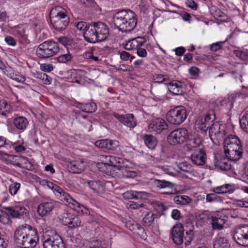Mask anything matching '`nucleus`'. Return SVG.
Segmentation results:
<instances>
[{"mask_svg": "<svg viewBox=\"0 0 248 248\" xmlns=\"http://www.w3.org/2000/svg\"><path fill=\"white\" fill-rule=\"evenodd\" d=\"M72 58L71 55L68 53L67 54L59 56L57 58V60L59 63H64L70 61Z\"/></svg>", "mask_w": 248, "mask_h": 248, "instance_id": "nucleus-44", "label": "nucleus"}, {"mask_svg": "<svg viewBox=\"0 0 248 248\" xmlns=\"http://www.w3.org/2000/svg\"><path fill=\"white\" fill-rule=\"evenodd\" d=\"M185 230L183 225L180 223L176 224L170 230V233L173 242L177 245H181L184 242L186 245H189L193 239L194 233L190 230L186 231V235L184 234Z\"/></svg>", "mask_w": 248, "mask_h": 248, "instance_id": "nucleus-5", "label": "nucleus"}, {"mask_svg": "<svg viewBox=\"0 0 248 248\" xmlns=\"http://www.w3.org/2000/svg\"><path fill=\"white\" fill-rule=\"evenodd\" d=\"M11 78L18 82H23L25 80V77L18 73H13L11 75Z\"/></svg>", "mask_w": 248, "mask_h": 248, "instance_id": "nucleus-49", "label": "nucleus"}, {"mask_svg": "<svg viewBox=\"0 0 248 248\" xmlns=\"http://www.w3.org/2000/svg\"><path fill=\"white\" fill-rule=\"evenodd\" d=\"M107 150H115L119 147V142L117 140L107 139Z\"/></svg>", "mask_w": 248, "mask_h": 248, "instance_id": "nucleus-42", "label": "nucleus"}, {"mask_svg": "<svg viewBox=\"0 0 248 248\" xmlns=\"http://www.w3.org/2000/svg\"><path fill=\"white\" fill-rule=\"evenodd\" d=\"M171 216L174 220H179L180 217V212L177 209H174L171 212Z\"/></svg>", "mask_w": 248, "mask_h": 248, "instance_id": "nucleus-57", "label": "nucleus"}, {"mask_svg": "<svg viewBox=\"0 0 248 248\" xmlns=\"http://www.w3.org/2000/svg\"><path fill=\"white\" fill-rule=\"evenodd\" d=\"M186 117V110L183 106H177L169 110L167 114L168 121L175 125L183 123Z\"/></svg>", "mask_w": 248, "mask_h": 248, "instance_id": "nucleus-8", "label": "nucleus"}, {"mask_svg": "<svg viewBox=\"0 0 248 248\" xmlns=\"http://www.w3.org/2000/svg\"><path fill=\"white\" fill-rule=\"evenodd\" d=\"M155 208L158 212H162L166 210L164 204L161 202H156Z\"/></svg>", "mask_w": 248, "mask_h": 248, "instance_id": "nucleus-59", "label": "nucleus"}, {"mask_svg": "<svg viewBox=\"0 0 248 248\" xmlns=\"http://www.w3.org/2000/svg\"><path fill=\"white\" fill-rule=\"evenodd\" d=\"M57 204V202L53 200H48L42 202L37 207V212L38 215L43 217L49 215Z\"/></svg>", "mask_w": 248, "mask_h": 248, "instance_id": "nucleus-11", "label": "nucleus"}, {"mask_svg": "<svg viewBox=\"0 0 248 248\" xmlns=\"http://www.w3.org/2000/svg\"><path fill=\"white\" fill-rule=\"evenodd\" d=\"M236 204L239 207L248 208V201L238 200L237 201Z\"/></svg>", "mask_w": 248, "mask_h": 248, "instance_id": "nucleus-62", "label": "nucleus"}, {"mask_svg": "<svg viewBox=\"0 0 248 248\" xmlns=\"http://www.w3.org/2000/svg\"><path fill=\"white\" fill-rule=\"evenodd\" d=\"M77 211L82 214L85 215H89L90 213L88 209L81 204H79V206H78Z\"/></svg>", "mask_w": 248, "mask_h": 248, "instance_id": "nucleus-54", "label": "nucleus"}, {"mask_svg": "<svg viewBox=\"0 0 248 248\" xmlns=\"http://www.w3.org/2000/svg\"><path fill=\"white\" fill-rule=\"evenodd\" d=\"M62 220L64 225H68L71 229L76 228L81 224V219L78 216L69 212L62 214Z\"/></svg>", "mask_w": 248, "mask_h": 248, "instance_id": "nucleus-14", "label": "nucleus"}, {"mask_svg": "<svg viewBox=\"0 0 248 248\" xmlns=\"http://www.w3.org/2000/svg\"><path fill=\"white\" fill-rule=\"evenodd\" d=\"M79 203L73 199L72 200L70 199V202L68 203L69 206L76 211H77L78 206H79Z\"/></svg>", "mask_w": 248, "mask_h": 248, "instance_id": "nucleus-52", "label": "nucleus"}, {"mask_svg": "<svg viewBox=\"0 0 248 248\" xmlns=\"http://www.w3.org/2000/svg\"><path fill=\"white\" fill-rule=\"evenodd\" d=\"M107 139L98 140L95 142V145L99 148L107 149Z\"/></svg>", "mask_w": 248, "mask_h": 248, "instance_id": "nucleus-50", "label": "nucleus"}, {"mask_svg": "<svg viewBox=\"0 0 248 248\" xmlns=\"http://www.w3.org/2000/svg\"><path fill=\"white\" fill-rule=\"evenodd\" d=\"M240 124L242 128L248 132V112L240 119Z\"/></svg>", "mask_w": 248, "mask_h": 248, "instance_id": "nucleus-43", "label": "nucleus"}, {"mask_svg": "<svg viewBox=\"0 0 248 248\" xmlns=\"http://www.w3.org/2000/svg\"><path fill=\"white\" fill-rule=\"evenodd\" d=\"M146 194L145 192L136 191H127L124 192L123 195L124 197L129 199H139L141 198L142 194Z\"/></svg>", "mask_w": 248, "mask_h": 248, "instance_id": "nucleus-33", "label": "nucleus"}, {"mask_svg": "<svg viewBox=\"0 0 248 248\" xmlns=\"http://www.w3.org/2000/svg\"><path fill=\"white\" fill-rule=\"evenodd\" d=\"M120 171L122 172L123 176L127 178H133L138 174L136 171L130 170V169L128 168L126 164L124 166V168L122 169Z\"/></svg>", "mask_w": 248, "mask_h": 248, "instance_id": "nucleus-35", "label": "nucleus"}, {"mask_svg": "<svg viewBox=\"0 0 248 248\" xmlns=\"http://www.w3.org/2000/svg\"><path fill=\"white\" fill-rule=\"evenodd\" d=\"M185 49L184 47L181 46L175 49V54L177 56H182L184 54Z\"/></svg>", "mask_w": 248, "mask_h": 248, "instance_id": "nucleus-63", "label": "nucleus"}, {"mask_svg": "<svg viewBox=\"0 0 248 248\" xmlns=\"http://www.w3.org/2000/svg\"><path fill=\"white\" fill-rule=\"evenodd\" d=\"M20 187V184L18 183H13L9 186V191L12 195L17 193V191Z\"/></svg>", "mask_w": 248, "mask_h": 248, "instance_id": "nucleus-47", "label": "nucleus"}, {"mask_svg": "<svg viewBox=\"0 0 248 248\" xmlns=\"http://www.w3.org/2000/svg\"><path fill=\"white\" fill-rule=\"evenodd\" d=\"M130 54L124 51H123L120 53V58L123 61H127L129 59Z\"/></svg>", "mask_w": 248, "mask_h": 248, "instance_id": "nucleus-64", "label": "nucleus"}, {"mask_svg": "<svg viewBox=\"0 0 248 248\" xmlns=\"http://www.w3.org/2000/svg\"><path fill=\"white\" fill-rule=\"evenodd\" d=\"M5 209L14 218H23L29 216L28 210L23 206L6 207Z\"/></svg>", "mask_w": 248, "mask_h": 248, "instance_id": "nucleus-17", "label": "nucleus"}, {"mask_svg": "<svg viewBox=\"0 0 248 248\" xmlns=\"http://www.w3.org/2000/svg\"><path fill=\"white\" fill-rule=\"evenodd\" d=\"M223 143L225 155L234 161L238 160L242 154V146L238 138L230 135L225 139Z\"/></svg>", "mask_w": 248, "mask_h": 248, "instance_id": "nucleus-3", "label": "nucleus"}, {"mask_svg": "<svg viewBox=\"0 0 248 248\" xmlns=\"http://www.w3.org/2000/svg\"><path fill=\"white\" fill-rule=\"evenodd\" d=\"M11 111V107L4 100H0V115L4 116Z\"/></svg>", "mask_w": 248, "mask_h": 248, "instance_id": "nucleus-36", "label": "nucleus"}, {"mask_svg": "<svg viewBox=\"0 0 248 248\" xmlns=\"http://www.w3.org/2000/svg\"><path fill=\"white\" fill-rule=\"evenodd\" d=\"M143 140L146 146L151 150H154L157 145V141L156 138L152 135H145Z\"/></svg>", "mask_w": 248, "mask_h": 248, "instance_id": "nucleus-26", "label": "nucleus"}, {"mask_svg": "<svg viewBox=\"0 0 248 248\" xmlns=\"http://www.w3.org/2000/svg\"><path fill=\"white\" fill-rule=\"evenodd\" d=\"M168 89L173 94L182 95L184 93L182 83L180 81L174 80L169 83Z\"/></svg>", "mask_w": 248, "mask_h": 248, "instance_id": "nucleus-23", "label": "nucleus"}, {"mask_svg": "<svg viewBox=\"0 0 248 248\" xmlns=\"http://www.w3.org/2000/svg\"><path fill=\"white\" fill-rule=\"evenodd\" d=\"M74 26L79 31H83L85 40L91 43L103 41L109 35L108 28L101 22H92L87 26L84 21L75 22Z\"/></svg>", "mask_w": 248, "mask_h": 248, "instance_id": "nucleus-1", "label": "nucleus"}, {"mask_svg": "<svg viewBox=\"0 0 248 248\" xmlns=\"http://www.w3.org/2000/svg\"><path fill=\"white\" fill-rule=\"evenodd\" d=\"M7 243L4 240V236L0 232V248H6Z\"/></svg>", "mask_w": 248, "mask_h": 248, "instance_id": "nucleus-58", "label": "nucleus"}, {"mask_svg": "<svg viewBox=\"0 0 248 248\" xmlns=\"http://www.w3.org/2000/svg\"><path fill=\"white\" fill-rule=\"evenodd\" d=\"M137 50V55L141 57H145L147 56V53L145 49L139 47Z\"/></svg>", "mask_w": 248, "mask_h": 248, "instance_id": "nucleus-55", "label": "nucleus"}, {"mask_svg": "<svg viewBox=\"0 0 248 248\" xmlns=\"http://www.w3.org/2000/svg\"><path fill=\"white\" fill-rule=\"evenodd\" d=\"M233 240L238 245L248 247V225L235 228L232 232Z\"/></svg>", "mask_w": 248, "mask_h": 248, "instance_id": "nucleus-9", "label": "nucleus"}, {"mask_svg": "<svg viewBox=\"0 0 248 248\" xmlns=\"http://www.w3.org/2000/svg\"><path fill=\"white\" fill-rule=\"evenodd\" d=\"M216 119L215 114L213 110H210L204 117H201L198 124L199 128L203 131H206L209 129L210 123Z\"/></svg>", "mask_w": 248, "mask_h": 248, "instance_id": "nucleus-15", "label": "nucleus"}, {"mask_svg": "<svg viewBox=\"0 0 248 248\" xmlns=\"http://www.w3.org/2000/svg\"><path fill=\"white\" fill-rule=\"evenodd\" d=\"M78 107L80 108L82 111L86 113H92L96 110V106L94 103L80 104Z\"/></svg>", "mask_w": 248, "mask_h": 248, "instance_id": "nucleus-34", "label": "nucleus"}, {"mask_svg": "<svg viewBox=\"0 0 248 248\" xmlns=\"http://www.w3.org/2000/svg\"><path fill=\"white\" fill-rule=\"evenodd\" d=\"M228 240L224 237H219L215 241L213 248H230Z\"/></svg>", "mask_w": 248, "mask_h": 248, "instance_id": "nucleus-32", "label": "nucleus"}, {"mask_svg": "<svg viewBox=\"0 0 248 248\" xmlns=\"http://www.w3.org/2000/svg\"><path fill=\"white\" fill-rule=\"evenodd\" d=\"M8 213L1 211L0 213V221L4 224H8L10 221V216Z\"/></svg>", "mask_w": 248, "mask_h": 248, "instance_id": "nucleus-45", "label": "nucleus"}, {"mask_svg": "<svg viewBox=\"0 0 248 248\" xmlns=\"http://www.w3.org/2000/svg\"><path fill=\"white\" fill-rule=\"evenodd\" d=\"M5 41L9 45L14 46L16 45V40L11 36H6L5 38Z\"/></svg>", "mask_w": 248, "mask_h": 248, "instance_id": "nucleus-56", "label": "nucleus"}, {"mask_svg": "<svg viewBox=\"0 0 248 248\" xmlns=\"http://www.w3.org/2000/svg\"><path fill=\"white\" fill-rule=\"evenodd\" d=\"M234 53L236 56L240 59L244 60L246 58V54L241 50H234Z\"/></svg>", "mask_w": 248, "mask_h": 248, "instance_id": "nucleus-60", "label": "nucleus"}, {"mask_svg": "<svg viewBox=\"0 0 248 248\" xmlns=\"http://www.w3.org/2000/svg\"><path fill=\"white\" fill-rule=\"evenodd\" d=\"M232 160L223 155L217 154L215 155L214 163L216 167L218 168L221 170H228L231 169V165L230 161Z\"/></svg>", "mask_w": 248, "mask_h": 248, "instance_id": "nucleus-18", "label": "nucleus"}, {"mask_svg": "<svg viewBox=\"0 0 248 248\" xmlns=\"http://www.w3.org/2000/svg\"><path fill=\"white\" fill-rule=\"evenodd\" d=\"M88 184L89 186L96 192H97L103 186L102 182L100 181H90Z\"/></svg>", "mask_w": 248, "mask_h": 248, "instance_id": "nucleus-40", "label": "nucleus"}, {"mask_svg": "<svg viewBox=\"0 0 248 248\" xmlns=\"http://www.w3.org/2000/svg\"><path fill=\"white\" fill-rule=\"evenodd\" d=\"M131 41V44L134 47V49H137L139 47H141L145 42V40L143 37H138L134 38Z\"/></svg>", "mask_w": 248, "mask_h": 248, "instance_id": "nucleus-38", "label": "nucleus"}, {"mask_svg": "<svg viewBox=\"0 0 248 248\" xmlns=\"http://www.w3.org/2000/svg\"><path fill=\"white\" fill-rule=\"evenodd\" d=\"M107 161H108V164L111 166L116 170L121 171L124 168V166L127 163V161L123 158H120L115 156L109 155L105 156Z\"/></svg>", "mask_w": 248, "mask_h": 248, "instance_id": "nucleus-19", "label": "nucleus"}, {"mask_svg": "<svg viewBox=\"0 0 248 248\" xmlns=\"http://www.w3.org/2000/svg\"><path fill=\"white\" fill-rule=\"evenodd\" d=\"M13 124L16 129L24 131L27 128L29 122L25 117L20 116L14 119Z\"/></svg>", "mask_w": 248, "mask_h": 248, "instance_id": "nucleus-25", "label": "nucleus"}, {"mask_svg": "<svg viewBox=\"0 0 248 248\" xmlns=\"http://www.w3.org/2000/svg\"><path fill=\"white\" fill-rule=\"evenodd\" d=\"M153 80H156L155 82L162 83L163 82L169 80V77L167 75L155 74L153 76Z\"/></svg>", "mask_w": 248, "mask_h": 248, "instance_id": "nucleus-41", "label": "nucleus"}, {"mask_svg": "<svg viewBox=\"0 0 248 248\" xmlns=\"http://www.w3.org/2000/svg\"><path fill=\"white\" fill-rule=\"evenodd\" d=\"M186 3V5L192 9L196 10L197 9V4L193 0H187Z\"/></svg>", "mask_w": 248, "mask_h": 248, "instance_id": "nucleus-61", "label": "nucleus"}, {"mask_svg": "<svg viewBox=\"0 0 248 248\" xmlns=\"http://www.w3.org/2000/svg\"><path fill=\"white\" fill-rule=\"evenodd\" d=\"M50 18L53 27L58 31L65 30L69 23L67 10L60 6L51 9Z\"/></svg>", "mask_w": 248, "mask_h": 248, "instance_id": "nucleus-4", "label": "nucleus"}, {"mask_svg": "<svg viewBox=\"0 0 248 248\" xmlns=\"http://www.w3.org/2000/svg\"><path fill=\"white\" fill-rule=\"evenodd\" d=\"M42 241L44 248H65L62 237L54 230H46Z\"/></svg>", "mask_w": 248, "mask_h": 248, "instance_id": "nucleus-7", "label": "nucleus"}, {"mask_svg": "<svg viewBox=\"0 0 248 248\" xmlns=\"http://www.w3.org/2000/svg\"><path fill=\"white\" fill-rule=\"evenodd\" d=\"M130 10H122L116 12L113 16V22L116 28L122 31L124 28V22L129 19V15Z\"/></svg>", "mask_w": 248, "mask_h": 248, "instance_id": "nucleus-12", "label": "nucleus"}, {"mask_svg": "<svg viewBox=\"0 0 248 248\" xmlns=\"http://www.w3.org/2000/svg\"><path fill=\"white\" fill-rule=\"evenodd\" d=\"M20 159L22 161H24V164L26 165L25 167H23L21 166V163L19 162H17L15 165L19 168H25L27 169L28 170H31V168L32 167V165L31 163L25 157L22 156L20 157Z\"/></svg>", "mask_w": 248, "mask_h": 248, "instance_id": "nucleus-46", "label": "nucleus"}, {"mask_svg": "<svg viewBox=\"0 0 248 248\" xmlns=\"http://www.w3.org/2000/svg\"><path fill=\"white\" fill-rule=\"evenodd\" d=\"M15 242L23 248H33L39 240L36 231L30 226H21L16 229L14 234Z\"/></svg>", "mask_w": 248, "mask_h": 248, "instance_id": "nucleus-2", "label": "nucleus"}, {"mask_svg": "<svg viewBox=\"0 0 248 248\" xmlns=\"http://www.w3.org/2000/svg\"><path fill=\"white\" fill-rule=\"evenodd\" d=\"M154 219V214L152 212H148L143 218V224L146 226H150Z\"/></svg>", "mask_w": 248, "mask_h": 248, "instance_id": "nucleus-39", "label": "nucleus"}, {"mask_svg": "<svg viewBox=\"0 0 248 248\" xmlns=\"http://www.w3.org/2000/svg\"><path fill=\"white\" fill-rule=\"evenodd\" d=\"M206 156L204 151L200 149L191 155V160L196 165H202L205 163Z\"/></svg>", "mask_w": 248, "mask_h": 248, "instance_id": "nucleus-22", "label": "nucleus"}, {"mask_svg": "<svg viewBox=\"0 0 248 248\" xmlns=\"http://www.w3.org/2000/svg\"><path fill=\"white\" fill-rule=\"evenodd\" d=\"M129 19L124 22V28L122 29V32H129L132 31L136 26L137 24V16L136 14L131 10L128 13Z\"/></svg>", "mask_w": 248, "mask_h": 248, "instance_id": "nucleus-20", "label": "nucleus"}, {"mask_svg": "<svg viewBox=\"0 0 248 248\" xmlns=\"http://www.w3.org/2000/svg\"><path fill=\"white\" fill-rule=\"evenodd\" d=\"M59 195L61 200L67 203L70 202V199L72 200L73 199L68 193L65 192L62 189V192H60Z\"/></svg>", "mask_w": 248, "mask_h": 248, "instance_id": "nucleus-48", "label": "nucleus"}, {"mask_svg": "<svg viewBox=\"0 0 248 248\" xmlns=\"http://www.w3.org/2000/svg\"><path fill=\"white\" fill-rule=\"evenodd\" d=\"M59 51L58 43L53 40H49L45 41L38 46L36 54L39 58L46 59L55 56Z\"/></svg>", "mask_w": 248, "mask_h": 248, "instance_id": "nucleus-6", "label": "nucleus"}, {"mask_svg": "<svg viewBox=\"0 0 248 248\" xmlns=\"http://www.w3.org/2000/svg\"><path fill=\"white\" fill-rule=\"evenodd\" d=\"M83 162L72 161L67 165L68 170L72 173H80L83 171L84 169L82 165Z\"/></svg>", "mask_w": 248, "mask_h": 248, "instance_id": "nucleus-24", "label": "nucleus"}, {"mask_svg": "<svg viewBox=\"0 0 248 248\" xmlns=\"http://www.w3.org/2000/svg\"><path fill=\"white\" fill-rule=\"evenodd\" d=\"M234 190L233 185L225 184L213 188V191L217 194H224L226 193H232Z\"/></svg>", "mask_w": 248, "mask_h": 248, "instance_id": "nucleus-28", "label": "nucleus"}, {"mask_svg": "<svg viewBox=\"0 0 248 248\" xmlns=\"http://www.w3.org/2000/svg\"><path fill=\"white\" fill-rule=\"evenodd\" d=\"M187 136V130L185 128H181L170 132L168 136L167 140L170 144L174 145L186 141Z\"/></svg>", "mask_w": 248, "mask_h": 248, "instance_id": "nucleus-10", "label": "nucleus"}, {"mask_svg": "<svg viewBox=\"0 0 248 248\" xmlns=\"http://www.w3.org/2000/svg\"><path fill=\"white\" fill-rule=\"evenodd\" d=\"M221 125L218 122L214 123L209 128V133L210 135L214 134L217 137L224 135V130L221 129Z\"/></svg>", "mask_w": 248, "mask_h": 248, "instance_id": "nucleus-29", "label": "nucleus"}, {"mask_svg": "<svg viewBox=\"0 0 248 248\" xmlns=\"http://www.w3.org/2000/svg\"><path fill=\"white\" fill-rule=\"evenodd\" d=\"M149 129L155 134H160L168 128V125L165 120L157 118L153 119L149 124Z\"/></svg>", "mask_w": 248, "mask_h": 248, "instance_id": "nucleus-13", "label": "nucleus"}, {"mask_svg": "<svg viewBox=\"0 0 248 248\" xmlns=\"http://www.w3.org/2000/svg\"><path fill=\"white\" fill-rule=\"evenodd\" d=\"M186 141V146L190 150H192L198 147L201 144L200 139L193 137L192 135L189 136L188 134Z\"/></svg>", "mask_w": 248, "mask_h": 248, "instance_id": "nucleus-31", "label": "nucleus"}, {"mask_svg": "<svg viewBox=\"0 0 248 248\" xmlns=\"http://www.w3.org/2000/svg\"><path fill=\"white\" fill-rule=\"evenodd\" d=\"M40 69L43 71L50 72L53 70V67L51 64L43 63L41 64Z\"/></svg>", "mask_w": 248, "mask_h": 248, "instance_id": "nucleus-51", "label": "nucleus"}, {"mask_svg": "<svg viewBox=\"0 0 248 248\" xmlns=\"http://www.w3.org/2000/svg\"><path fill=\"white\" fill-rule=\"evenodd\" d=\"M206 200L208 202L217 201V196L215 193L208 194L206 195Z\"/></svg>", "mask_w": 248, "mask_h": 248, "instance_id": "nucleus-53", "label": "nucleus"}, {"mask_svg": "<svg viewBox=\"0 0 248 248\" xmlns=\"http://www.w3.org/2000/svg\"><path fill=\"white\" fill-rule=\"evenodd\" d=\"M152 186L156 189H172L175 186V184L165 180H159L155 178L151 180Z\"/></svg>", "mask_w": 248, "mask_h": 248, "instance_id": "nucleus-21", "label": "nucleus"}, {"mask_svg": "<svg viewBox=\"0 0 248 248\" xmlns=\"http://www.w3.org/2000/svg\"><path fill=\"white\" fill-rule=\"evenodd\" d=\"M210 223L213 229L221 230L223 228L225 220L218 217H211Z\"/></svg>", "mask_w": 248, "mask_h": 248, "instance_id": "nucleus-30", "label": "nucleus"}, {"mask_svg": "<svg viewBox=\"0 0 248 248\" xmlns=\"http://www.w3.org/2000/svg\"><path fill=\"white\" fill-rule=\"evenodd\" d=\"M113 116L127 127L134 128L137 125L136 120L132 114L124 115L114 112L113 113Z\"/></svg>", "mask_w": 248, "mask_h": 248, "instance_id": "nucleus-16", "label": "nucleus"}, {"mask_svg": "<svg viewBox=\"0 0 248 248\" xmlns=\"http://www.w3.org/2000/svg\"><path fill=\"white\" fill-rule=\"evenodd\" d=\"M42 183L43 185L47 186L48 188L52 190L54 192H56L59 194L60 192H62V188L52 182L47 180H44Z\"/></svg>", "mask_w": 248, "mask_h": 248, "instance_id": "nucleus-37", "label": "nucleus"}, {"mask_svg": "<svg viewBox=\"0 0 248 248\" xmlns=\"http://www.w3.org/2000/svg\"><path fill=\"white\" fill-rule=\"evenodd\" d=\"M129 229L133 231L134 233L139 235L141 238L143 239L146 238L147 235L145 230L140 224L138 223L133 224L131 226H129Z\"/></svg>", "mask_w": 248, "mask_h": 248, "instance_id": "nucleus-27", "label": "nucleus"}]
</instances>
